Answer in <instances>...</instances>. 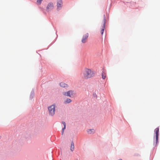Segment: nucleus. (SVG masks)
<instances>
[{"label":"nucleus","instance_id":"12","mask_svg":"<svg viewBox=\"0 0 160 160\" xmlns=\"http://www.w3.org/2000/svg\"><path fill=\"white\" fill-rule=\"evenodd\" d=\"M89 134H91L94 132V130L93 129H89L87 131Z\"/></svg>","mask_w":160,"mask_h":160},{"label":"nucleus","instance_id":"10","mask_svg":"<svg viewBox=\"0 0 160 160\" xmlns=\"http://www.w3.org/2000/svg\"><path fill=\"white\" fill-rule=\"evenodd\" d=\"M60 85L61 87H62L63 88H65V87H67V85L63 82H61L60 84Z\"/></svg>","mask_w":160,"mask_h":160},{"label":"nucleus","instance_id":"14","mask_svg":"<svg viewBox=\"0 0 160 160\" xmlns=\"http://www.w3.org/2000/svg\"><path fill=\"white\" fill-rule=\"evenodd\" d=\"M72 100L71 99L68 98L66 99V100L64 102V103L65 104L71 102Z\"/></svg>","mask_w":160,"mask_h":160},{"label":"nucleus","instance_id":"2","mask_svg":"<svg viewBox=\"0 0 160 160\" xmlns=\"http://www.w3.org/2000/svg\"><path fill=\"white\" fill-rule=\"evenodd\" d=\"M55 106L53 105L48 107V110L49 112V114L53 116L55 114Z\"/></svg>","mask_w":160,"mask_h":160},{"label":"nucleus","instance_id":"11","mask_svg":"<svg viewBox=\"0 0 160 160\" xmlns=\"http://www.w3.org/2000/svg\"><path fill=\"white\" fill-rule=\"evenodd\" d=\"M62 123L64 126V127L62 129V134L63 133L64 130L66 128V123L65 122H62Z\"/></svg>","mask_w":160,"mask_h":160},{"label":"nucleus","instance_id":"15","mask_svg":"<svg viewBox=\"0 0 160 160\" xmlns=\"http://www.w3.org/2000/svg\"><path fill=\"white\" fill-rule=\"evenodd\" d=\"M43 0H37V2L38 3V4L40 5L41 4V2Z\"/></svg>","mask_w":160,"mask_h":160},{"label":"nucleus","instance_id":"8","mask_svg":"<svg viewBox=\"0 0 160 160\" xmlns=\"http://www.w3.org/2000/svg\"><path fill=\"white\" fill-rule=\"evenodd\" d=\"M62 2L61 0H58L57 2V9H60L62 7Z\"/></svg>","mask_w":160,"mask_h":160},{"label":"nucleus","instance_id":"16","mask_svg":"<svg viewBox=\"0 0 160 160\" xmlns=\"http://www.w3.org/2000/svg\"><path fill=\"white\" fill-rule=\"evenodd\" d=\"M122 160V159H119V160Z\"/></svg>","mask_w":160,"mask_h":160},{"label":"nucleus","instance_id":"6","mask_svg":"<svg viewBox=\"0 0 160 160\" xmlns=\"http://www.w3.org/2000/svg\"><path fill=\"white\" fill-rule=\"evenodd\" d=\"M88 35V33H86L83 35L81 40L82 43H85L87 42Z\"/></svg>","mask_w":160,"mask_h":160},{"label":"nucleus","instance_id":"4","mask_svg":"<svg viewBox=\"0 0 160 160\" xmlns=\"http://www.w3.org/2000/svg\"><path fill=\"white\" fill-rule=\"evenodd\" d=\"M154 132L156 134V141L155 142H154L153 143V145L155 146H156L158 142V137L159 135V128H156L154 130Z\"/></svg>","mask_w":160,"mask_h":160},{"label":"nucleus","instance_id":"13","mask_svg":"<svg viewBox=\"0 0 160 160\" xmlns=\"http://www.w3.org/2000/svg\"><path fill=\"white\" fill-rule=\"evenodd\" d=\"M106 74L105 72H102V78L103 79H105L106 78Z\"/></svg>","mask_w":160,"mask_h":160},{"label":"nucleus","instance_id":"3","mask_svg":"<svg viewBox=\"0 0 160 160\" xmlns=\"http://www.w3.org/2000/svg\"><path fill=\"white\" fill-rule=\"evenodd\" d=\"M54 8V3L52 2H49L46 7V9L47 12H49L53 10Z\"/></svg>","mask_w":160,"mask_h":160},{"label":"nucleus","instance_id":"1","mask_svg":"<svg viewBox=\"0 0 160 160\" xmlns=\"http://www.w3.org/2000/svg\"><path fill=\"white\" fill-rule=\"evenodd\" d=\"M94 76L93 72L90 69L85 68L82 72V76L84 79H87Z\"/></svg>","mask_w":160,"mask_h":160},{"label":"nucleus","instance_id":"5","mask_svg":"<svg viewBox=\"0 0 160 160\" xmlns=\"http://www.w3.org/2000/svg\"><path fill=\"white\" fill-rule=\"evenodd\" d=\"M105 21H106V19H105V15H104V18L102 20V27L101 28V33L102 35L104 32V28L105 25Z\"/></svg>","mask_w":160,"mask_h":160},{"label":"nucleus","instance_id":"7","mask_svg":"<svg viewBox=\"0 0 160 160\" xmlns=\"http://www.w3.org/2000/svg\"><path fill=\"white\" fill-rule=\"evenodd\" d=\"M63 94L65 96L71 97L73 96V91H69L67 92H63Z\"/></svg>","mask_w":160,"mask_h":160},{"label":"nucleus","instance_id":"9","mask_svg":"<svg viewBox=\"0 0 160 160\" xmlns=\"http://www.w3.org/2000/svg\"><path fill=\"white\" fill-rule=\"evenodd\" d=\"M74 148V144L73 142H72L71 145L70 150L71 151H73Z\"/></svg>","mask_w":160,"mask_h":160}]
</instances>
